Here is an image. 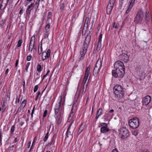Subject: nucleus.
I'll list each match as a JSON object with an SVG mask.
<instances>
[{
  "label": "nucleus",
  "mask_w": 152,
  "mask_h": 152,
  "mask_svg": "<svg viewBox=\"0 0 152 152\" xmlns=\"http://www.w3.org/2000/svg\"><path fill=\"white\" fill-rule=\"evenodd\" d=\"M115 97L119 102L123 101L124 94V89L120 85H116L114 87Z\"/></svg>",
  "instance_id": "nucleus-1"
},
{
  "label": "nucleus",
  "mask_w": 152,
  "mask_h": 152,
  "mask_svg": "<svg viewBox=\"0 0 152 152\" xmlns=\"http://www.w3.org/2000/svg\"><path fill=\"white\" fill-rule=\"evenodd\" d=\"M91 36L87 35L86 38L84 43L80 49V57L79 58V61L82 60L84 58V56L87 50L88 45L90 44L91 40Z\"/></svg>",
  "instance_id": "nucleus-2"
},
{
  "label": "nucleus",
  "mask_w": 152,
  "mask_h": 152,
  "mask_svg": "<svg viewBox=\"0 0 152 152\" xmlns=\"http://www.w3.org/2000/svg\"><path fill=\"white\" fill-rule=\"evenodd\" d=\"M135 74L137 79L140 80H143L145 77L144 71L141 69V67L138 66L136 69Z\"/></svg>",
  "instance_id": "nucleus-3"
},
{
  "label": "nucleus",
  "mask_w": 152,
  "mask_h": 152,
  "mask_svg": "<svg viewBox=\"0 0 152 152\" xmlns=\"http://www.w3.org/2000/svg\"><path fill=\"white\" fill-rule=\"evenodd\" d=\"M125 70L119 69L113 70L112 71V75L115 77L121 78L124 77Z\"/></svg>",
  "instance_id": "nucleus-4"
},
{
  "label": "nucleus",
  "mask_w": 152,
  "mask_h": 152,
  "mask_svg": "<svg viewBox=\"0 0 152 152\" xmlns=\"http://www.w3.org/2000/svg\"><path fill=\"white\" fill-rule=\"evenodd\" d=\"M102 66L101 59H99L97 61L93 72L94 76H97L99 74Z\"/></svg>",
  "instance_id": "nucleus-5"
},
{
  "label": "nucleus",
  "mask_w": 152,
  "mask_h": 152,
  "mask_svg": "<svg viewBox=\"0 0 152 152\" xmlns=\"http://www.w3.org/2000/svg\"><path fill=\"white\" fill-rule=\"evenodd\" d=\"M129 123L130 127L133 129L137 128L140 124L139 119L136 117L130 119Z\"/></svg>",
  "instance_id": "nucleus-6"
},
{
  "label": "nucleus",
  "mask_w": 152,
  "mask_h": 152,
  "mask_svg": "<svg viewBox=\"0 0 152 152\" xmlns=\"http://www.w3.org/2000/svg\"><path fill=\"white\" fill-rule=\"evenodd\" d=\"M59 101L58 104H56L54 108L55 115L56 116L61 115V111L60 110L61 105L62 103V97L60 96L59 97Z\"/></svg>",
  "instance_id": "nucleus-7"
},
{
  "label": "nucleus",
  "mask_w": 152,
  "mask_h": 152,
  "mask_svg": "<svg viewBox=\"0 0 152 152\" xmlns=\"http://www.w3.org/2000/svg\"><path fill=\"white\" fill-rule=\"evenodd\" d=\"M119 136L122 139H126L129 136L128 131L125 128H121L119 130Z\"/></svg>",
  "instance_id": "nucleus-8"
},
{
  "label": "nucleus",
  "mask_w": 152,
  "mask_h": 152,
  "mask_svg": "<svg viewBox=\"0 0 152 152\" xmlns=\"http://www.w3.org/2000/svg\"><path fill=\"white\" fill-rule=\"evenodd\" d=\"M43 47L44 49H46V51L42 52V58L43 61L48 58L50 56V50L48 49L47 50L48 47L46 46L45 45H43Z\"/></svg>",
  "instance_id": "nucleus-9"
},
{
  "label": "nucleus",
  "mask_w": 152,
  "mask_h": 152,
  "mask_svg": "<svg viewBox=\"0 0 152 152\" xmlns=\"http://www.w3.org/2000/svg\"><path fill=\"white\" fill-rule=\"evenodd\" d=\"M73 122L71 123L68 128L66 133V136L67 137H72L73 133L75 129V127L72 126Z\"/></svg>",
  "instance_id": "nucleus-10"
},
{
  "label": "nucleus",
  "mask_w": 152,
  "mask_h": 152,
  "mask_svg": "<svg viewBox=\"0 0 152 152\" xmlns=\"http://www.w3.org/2000/svg\"><path fill=\"white\" fill-rule=\"evenodd\" d=\"M143 13V12L141 10L139 11L134 18V21L137 23H141L144 17Z\"/></svg>",
  "instance_id": "nucleus-11"
},
{
  "label": "nucleus",
  "mask_w": 152,
  "mask_h": 152,
  "mask_svg": "<svg viewBox=\"0 0 152 152\" xmlns=\"http://www.w3.org/2000/svg\"><path fill=\"white\" fill-rule=\"evenodd\" d=\"M90 66H88L86 68L83 81L89 82L91 74L90 72Z\"/></svg>",
  "instance_id": "nucleus-12"
},
{
  "label": "nucleus",
  "mask_w": 152,
  "mask_h": 152,
  "mask_svg": "<svg viewBox=\"0 0 152 152\" xmlns=\"http://www.w3.org/2000/svg\"><path fill=\"white\" fill-rule=\"evenodd\" d=\"M116 0H110L107 7L106 13L110 14L113 9L114 4Z\"/></svg>",
  "instance_id": "nucleus-13"
},
{
  "label": "nucleus",
  "mask_w": 152,
  "mask_h": 152,
  "mask_svg": "<svg viewBox=\"0 0 152 152\" xmlns=\"http://www.w3.org/2000/svg\"><path fill=\"white\" fill-rule=\"evenodd\" d=\"M115 69H119L125 70V66L122 62L119 61H116L114 64Z\"/></svg>",
  "instance_id": "nucleus-14"
},
{
  "label": "nucleus",
  "mask_w": 152,
  "mask_h": 152,
  "mask_svg": "<svg viewBox=\"0 0 152 152\" xmlns=\"http://www.w3.org/2000/svg\"><path fill=\"white\" fill-rule=\"evenodd\" d=\"M35 36H33L31 38L29 45V50L31 52H32V51L34 48L35 43Z\"/></svg>",
  "instance_id": "nucleus-15"
},
{
  "label": "nucleus",
  "mask_w": 152,
  "mask_h": 152,
  "mask_svg": "<svg viewBox=\"0 0 152 152\" xmlns=\"http://www.w3.org/2000/svg\"><path fill=\"white\" fill-rule=\"evenodd\" d=\"M151 97L150 96L147 95L145 96L143 99L142 104L146 105H147L151 102Z\"/></svg>",
  "instance_id": "nucleus-16"
},
{
  "label": "nucleus",
  "mask_w": 152,
  "mask_h": 152,
  "mask_svg": "<svg viewBox=\"0 0 152 152\" xmlns=\"http://www.w3.org/2000/svg\"><path fill=\"white\" fill-rule=\"evenodd\" d=\"M121 60L125 62H127L129 60V57L128 55L126 53H122L119 56Z\"/></svg>",
  "instance_id": "nucleus-17"
},
{
  "label": "nucleus",
  "mask_w": 152,
  "mask_h": 152,
  "mask_svg": "<svg viewBox=\"0 0 152 152\" xmlns=\"http://www.w3.org/2000/svg\"><path fill=\"white\" fill-rule=\"evenodd\" d=\"M88 83L89 82H88L83 81L82 84V95L83 94L86 92L88 87Z\"/></svg>",
  "instance_id": "nucleus-18"
},
{
  "label": "nucleus",
  "mask_w": 152,
  "mask_h": 152,
  "mask_svg": "<svg viewBox=\"0 0 152 152\" xmlns=\"http://www.w3.org/2000/svg\"><path fill=\"white\" fill-rule=\"evenodd\" d=\"M55 118L56 120V123L57 124L58 126L61 123L62 116V115L55 116Z\"/></svg>",
  "instance_id": "nucleus-19"
},
{
  "label": "nucleus",
  "mask_w": 152,
  "mask_h": 152,
  "mask_svg": "<svg viewBox=\"0 0 152 152\" xmlns=\"http://www.w3.org/2000/svg\"><path fill=\"white\" fill-rule=\"evenodd\" d=\"M110 131L107 127H102L100 129V131L102 133H106Z\"/></svg>",
  "instance_id": "nucleus-20"
},
{
  "label": "nucleus",
  "mask_w": 152,
  "mask_h": 152,
  "mask_svg": "<svg viewBox=\"0 0 152 152\" xmlns=\"http://www.w3.org/2000/svg\"><path fill=\"white\" fill-rule=\"evenodd\" d=\"M135 0H132L131 1H129V3L127 6V9L131 11L133 7Z\"/></svg>",
  "instance_id": "nucleus-21"
},
{
  "label": "nucleus",
  "mask_w": 152,
  "mask_h": 152,
  "mask_svg": "<svg viewBox=\"0 0 152 152\" xmlns=\"http://www.w3.org/2000/svg\"><path fill=\"white\" fill-rule=\"evenodd\" d=\"M102 108H99L96 112V118L97 119H98L99 117L102 115Z\"/></svg>",
  "instance_id": "nucleus-22"
},
{
  "label": "nucleus",
  "mask_w": 152,
  "mask_h": 152,
  "mask_svg": "<svg viewBox=\"0 0 152 152\" xmlns=\"http://www.w3.org/2000/svg\"><path fill=\"white\" fill-rule=\"evenodd\" d=\"M145 20L147 22H148L149 20V13L148 10L146 11L145 12Z\"/></svg>",
  "instance_id": "nucleus-23"
},
{
  "label": "nucleus",
  "mask_w": 152,
  "mask_h": 152,
  "mask_svg": "<svg viewBox=\"0 0 152 152\" xmlns=\"http://www.w3.org/2000/svg\"><path fill=\"white\" fill-rule=\"evenodd\" d=\"M27 103V101L26 100H24L22 102L20 107V108L21 109H22L24 108L26 105Z\"/></svg>",
  "instance_id": "nucleus-24"
},
{
  "label": "nucleus",
  "mask_w": 152,
  "mask_h": 152,
  "mask_svg": "<svg viewBox=\"0 0 152 152\" xmlns=\"http://www.w3.org/2000/svg\"><path fill=\"white\" fill-rule=\"evenodd\" d=\"M85 127V125L82 124L79 127L78 132V134H80L84 129Z\"/></svg>",
  "instance_id": "nucleus-25"
},
{
  "label": "nucleus",
  "mask_w": 152,
  "mask_h": 152,
  "mask_svg": "<svg viewBox=\"0 0 152 152\" xmlns=\"http://www.w3.org/2000/svg\"><path fill=\"white\" fill-rule=\"evenodd\" d=\"M47 24L46 25L45 29V33H48V32L50 30V24L51 23L50 22H48V23H47Z\"/></svg>",
  "instance_id": "nucleus-26"
},
{
  "label": "nucleus",
  "mask_w": 152,
  "mask_h": 152,
  "mask_svg": "<svg viewBox=\"0 0 152 152\" xmlns=\"http://www.w3.org/2000/svg\"><path fill=\"white\" fill-rule=\"evenodd\" d=\"M34 4L33 3H31L30 5H29L27 9V10L28 11H31L33 10L34 7Z\"/></svg>",
  "instance_id": "nucleus-27"
},
{
  "label": "nucleus",
  "mask_w": 152,
  "mask_h": 152,
  "mask_svg": "<svg viewBox=\"0 0 152 152\" xmlns=\"http://www.w3.org/2000/svg\"><path fill=\"white\" fill-rule=\"evenodd\" d=\"M51 14L50 12H49L48 13V19H47V23H48V22H50L51 23L52 22V20L51 19Z\"/></svg>",
  "instance_id": "nucleus-28"
},
{
  "label": "nucleus",
  "mask_w": 152,
  "mask_h": 152,
  "mask_svg": "<svg viewBox=\"0 0 152 152\" xmlns=\"http://www.w3.org/2000/svg\"><path fill=\"white\" fill-rule=\"evenodd\" d=\"M40 1L41 2V3H42V2H45V1H44V0H37L36 1V2L35 3V5L36 7H37L36 9H37L39 6V2Z\"/></svg>",
  "instance_id": "nucleus-29"
},
{
  "label": "nucleus",
  "mask_w": 152,
  "mask_h": 152,
  "mask_svg": "<svg viewBox=\"0 0 152 152\" xmlns=\"http://www.w3.org/2000/svg\"><path fill=\"white\" fill-rule=\"evenodd\" d=\"M102 34H100V36L99 37V39L98 40V45H99V44H100V47H101V41H102Z\"/></svg>",
  "instance_id": "nucleus-30"
},
{
  "label": "nucleus",
  "mask_w": 152,
  "mask_h": 152,
  "mask_svg": "<svg viewBox=\"0 0 152 152\" xmlns=\"http://www.w3.org/2000/svg\"><path fill=\"white\" fill-rule=\"evenodd\" d=\"M40 47V45H39L38 47V50H39V54H40L42 51V44L41 43V45L40 46V48H39Z\"/></svg>",
  "instance_id": "nucleus-31"
},
{
  "label": "nucleus",
  "mask_w": 152,
  "mask_h": 152,
  "mask_svg": "<svg viewBox=\"0 0 152 152\" xmlns=\"http://www.w3.org/2000/svg\"><path fill=\"white\" fill-rule=\"evenodd\" d=\"M72 110L73 109H72L71 110V112L70 113V115L69 118V119H68V121L70 120H71L72 119V118L74 117V114H72L73 112H72Z\"/></svg>",
  "instance_id": "nucleus-32"
},
{
  "label": "nucleus",
  "mask_w": 152,
  "mask_h": 152,
  "mask_svg": "<svg viewBox=\"0 0 152 152\" xmlns=\"http://www.w3.org/2000/svg\"><path fill=\"white\" fill-rule=\"evenodd\" d=\"M30 62H27L25 64V66H26V68H25V69L27 72H28V67L30 65Z\"/></svg>",
  "instance_id": "nucleus-33"
},
{
  "label": "nucleus",
  "mask_w": 152,
  "mask_h": 152,
  "mask_svg": "<svg viewBox=\"0 0 152 152\" xmlns=\"http://www.w3.org/2000/svg\"><path fill=\"white\" fill-rule=\"evenodd\" d=\"M37 71L38 72H40L42 70L41 69V65H40V64L38 65L37 67Z\"/></svg>",
  "instance_id": "nucleus-34"
},
{
  "label": "nucleus",
  "mask_w": 152,
  "mask_h": 152,
  "mask_svg": "<svg viewBox=\"0 0 152 152\" xmlns=\"http://www.w3.org/2000/svg\"><path fill=\"white\" fill-rule=\"evenodd\" d=\"M100 126H99V127H100L101 126L102 127H107V124L105 123H101L100 124Z\"/></svg>",
  "instance_id": "nucleus-35"
},
{
  "label": "nucleus",
  "mask_w": 152,
  "mask_h": 152,
  "mask_svg": "<svg viewBox=\"0 0 152 152\" xmlns=\"http://www.w3.org/2000/svg\"><path fill=\"white\" fill-rule=\"evenodd\" d=\"M119 25L118 23H115V22H114L113 24V27H115V28L117 29L119 27Z\"/></svg>",
  "instance_id": "nucleus-36"
},
{
  "label": "nucleus",
  "mask_w": 152,
  "mask_h": 152,
  "mask_svg": "<svg viewBox=\"0 0 152 152\" xmlns=\"http://www.w3.org/2000/svg\"><path fill=\"white\" fill-rule=\"evenodd\" d=\"M49 133L48 132L45 135V137L44 138L43 140L45 142H46L47 140L48 137Z\"/></svg>",
  "instance_id": "nucleus-37"
},
{
  "label": "nucleus",
  "mask_w": 152,
  "mask_h": 152,
  "mask_svg": "<svg viewBox=\"0 0 152 152\" xmlns=\"http://www.w3.org/2000/svg\"><path fill=\"white\" fill-rule=\"evenodd\" d=\"M132 133L133 135L136 136L138 134V131L137 130H135L132 132Z\"/></svg>",
  "instance_id": "nucleus-38"
},
{
  "label": "nucleus",
  "mask_w": 152,
  "mask_h": 152,
  "mask_svg": "<svg viewBox=\"0 0 152 152\" xmlns=\"http://www.w3.org/2000/svg\"><path fill=\"white\" fill-rule=\"evenodd\" d=\"M22 43V40H19L18 41V43L17 44V46L18 47H20Z\"/></svg>",
  "instance_id": "nucleus-39"
},
{
  "label": "nucleus",
  "mask_w": 152,
  "mask_h": 152,
  "mask_svg": "<svg viewBox=\"0 0 152 152\" xmlns=\"http://www.w3.org/2000/svg\"><path fill=\"white\" fill-rule=\"evenodd\" d=\"M131 11L129 10H128L127 9V10H126V12L125 13V15H126V16H128L129 15V14L130 12Z\"/></svg>",
  "instance_id": "nucleus-40"
},
{
  "label": "nucleus",
  "mask_w": 152,
  "mask_h": 152,
  "mask_svg": "<svg viewBox=\"0 0 152 152\" xmlns=\"http://www.w3.org/2000/svg\"><path fill=\"white\" fill-rule=\"evenodd\" d=\"M15 129V125L12 126L11 129V132L12 134H13Z\"/></svg>",
  "instance_id": "nucleus-41"
},
{
  "label": "nucleus",
  "mask_w": 152,
  "mask_h": 152,
  "mask_svg": "<svg viewBox=\"0 0 152 152\" xmlns=\"http://www.w3.org/2000/svg\"><path fill=\"white\" fill-rule=\"evenodd\" d=\"M32 58V56L31 55L28 56L26 58V60L28 61H29L31 60Z\"/></svg>",
  "instance_id": "nucleus-42"
},
{
  "label": "nucleus",
  "mask_w": 152,
  "mask_h": 152,
  "mask_svg": "<svg viewBox=\"0 0 152 152\" xmlns=\"http://www.w3.org/2000/svg\"><path fill=\"white\" fill-rule=\"evenodd\" d=\"M35 106H36L35 105L34 106L33 109V110L32 111V112H31V118H32L33 117V114H34V111Z\"/></svg>",
  "instance_id": "nucleus-43"
},
{
  "label": "nucleus",
  "mask_w": 152,
  "mask_h": 152,
  "mask_svg": "<svg viewBox=\"0 0 152 152\" xmlns=\"http://www.w3.org/2000/svg\"><path fill=\"white\" fill-rule=\"evenodd\" d=\"M47 113H48L47 110H45L44 111V113H43V117L44 118H45L47 116Z\"/></svg>",
  "instance_id": "nucleus-44"
},
{
  "label": "nucleus",
  "mask_w": 152,
  "mask_h": 152,
  "mask_svg": "<svg viewBox=\"0 0 152 152\" xmlns=\"http://www.w3.org/2000/svg\"><path fill=\"white\" fill-rule=\"evenodd\" d=\"M38 85H37L35 86L34 89V92H36L38 90Z\"/></svg>",
  "instance_id": "nucleus-45"
},
{
  "label": "nucleus",
  "mask_w": 152,
  "mask_h": 152,
  "mask_svg": "<svg viewBox=\"0 0 152 152\" xmlns=\"http://www.w3.org/2000/svg\"><path fill=\"white\" fill-rule=\"evenodd\" d=\"M50 72V71L48 70L47 72V73L45 75H44L42 80H43V79L48 75Z\"/></svg>",
  "instance_id": "nucleus-46"
},
{
  "label": "nucleus",
  "mask_w": 152,
  "mask_h": 152,
  "mask_svg": "<svg viewBox=\"0 0 152 152\" xmlns=\"http://www.w3.org/2000/svg\"><path fill=\"white\" fill-rule=\"evenodd\" d=\"M31 144V141H29L28 142L27 144V147H26L27 149H28L30 147Z\"/></svg>",
  "instance_id": "nucleus-47"
},
{
  "label": "nucleus",
  "mask_w": 152,
  "mask_h": 152,
  "mask_svg": "<svg viewBox=\"0 0 152 152\" xmlns=\"http://www.w3.org/2000/svg\"><path fill=\"white\" fill-rule=\"evenodd\" d=\"M35 140H34V141H33V142H32V144L31 145V147L30 148V151L31 150L33 149V147H34V143H35Z\"/></svg>",
  "instance_id": "nucleus-48"
},
{
  "label": "nucleus",
  "mask_w": 152,
  "mask_h": 152,
  "mask_svg": "<svg viewBox=\"0 0 152 152\" xmlns=\"http://www.w3.org/2000/svg\"><path fill=\"white\" fill-rule=\"evenodd\" d=\"M16 101L15 102V103L17 104L19 102V99H18L17 96V97L16 98Z\"/></svg>",
  "instance_id": "nucleus-49"
},
{
  "label": "nucleus",
  "mask_w": 152,
  "mask_h": 152,
  "mask_svg": "<svg viewBox=\"0 0 152 152\" xmlns=\"http://www.w3.org/2000/svg\"><path fill=\"white\" fill-rule=\"evenodd\" d=\"M30 14V11H28L26 10V15H27L29 16Z\"/></svg>",
  "instance_id": "nucleus-50"
},
{
  "label": "nucleus",
  "mask_w": 152,
  "mask_h": 152,
  "mask_svg": "<svg viewBox=\"0 0 152 152\" xmlns=\"http://www.w3.org/2000/svg\"><path fill=\"white\" fill-rule=\"evenodd\" d=\"M18 62H19V60L17 59L16 61L15 62V66L16 67H17V66L18 63Z\"/></svg>",
  "instance_id": "nucleus-51"
},
{
  "label": "nucleus",
  "mask_w": 152,
  "mask_h": 152,
  "mask_svg": "<svg viewBox=\"0 0 152 152\" xmlns=\"http://www.w3.org/2000/svg\"><path fill=\"white\" fill-rule=\"evenodd\" d=\"M96 45H97V48L96 49V50H99L100 48L101 47H100V44H99V45H98V43Z\"/></svg>",
  "instance_id": "nucleus-52"
},
{
  "label": "nucleus",
  "mask_w": 152,
  "mask_h": 152,
  "mask_svg": "<svg viewBox=\"0 0 152 152\" xmlns=\"http://www.w3.org/2000/svg\"><path fill=\"white\" fill-rule=\"evenodd\" d=\"M41 95V93L40 91H39L37 92V98H39V96Z\"/></svg>",
  "instance_id": "nucleus-53"
},
{
  "label": "nucleus",
  "mask_w": 152,
  "mask_h": 152,
  "mask_svg": "<svg viewBox=\"0 0 152 152\" xmlns=\"http://www.w3.org/2000/svg\"><path fill=\"white\" fill-rule=\"evenodd\" d=\"M25 81L24 80L23 81V88H25Z\"/></svg>",
  "instance_id": "nucleus-54"
},
{
  "label": "nucleus",
  "mask_w": 152,
  "mask_h": 152,
  "mask_svg": "<svg viewBox=\"0 0 152 152\" xmlns=\"http://www.w3.org/2000/svg\"><path fill=\"white\" fill-rule=\"evenodd\" d=\"M24 122L23 121H21L20 122V124L21 126H22L24 124Z\"/></svg>",
  "instance_id": "nucleus-55"
},
{
  "label": "nucleus",
  "mask_w": 152,
  "mask_h": 152,
  "mask_svg": "<svg viewBox=\"0 0 152 152\" xmlns=\"http://www.w3.org/2000/svg\"><path fill=\"white\" fill-rule=\"evenodd\" d=\"M8 71H9V69H6V71L5 72V74L7 75L8 74Z\"/></svg>",
  "instance_id": "nucleus-56"
},
{
  "label": "nucleus",
  "mask_w": 152,
  "mask_h": 152,
  "mask_svg": "<svg viewBox=\"0 0 152 152\" xmlns=\"http://www.w3.org/2000/svg\"><path fill=\"white\" fill-rule=\"evenodd\" d=\"M112 152H118L117 150L116 149H114Z\"/></svg>",
  "instance_id": "nucleus-57"
},
{
  "label": "nucleus",
  "mask_w": 152,
  "mask_h": 152,
  "mask_svg": "<svg viewBox=\"0 0 152 152\" xmlns=\"http://www.w3.org/2000/svg\"><path fill=\"white\" fill-rule=\"evenodd\" d=\"M18 139L17 138V137H16L15 139V142H17L18 141Z\"/></svg>",
  "instance_id": "nucleus-58"
},
{
  "label": "nucleus",
  "mask_w": 152,
  "mask_h": 152,
  "mask_svg": "<svg viewBox=\"0 0 152 152\" xmlns=\"http://www.w3.org/2000/svg\"><path fill=\"white\" fill-rule=\"evenodd\" d=\"M23 11V8H22L20 9V12H19V14H21V13Z\"/></svg>",
  "instance_id": "nucleus-59"
},
{
  "label": "nucleus",
  "mask_w": 152,
  "mask_h": 152,
  "mask_svg": "<svg viewBox=\"0 0 152 152\" xmlns=\"http://www.w3.org/2000/svg\"><path fill=\"white\" fill-rule=\"evenodd\" d=\"M47 34H45V37H48V33H47Z\"/></svg>",
  "instance_id": "nucleus-60"
},
{
  "label": "nucleus",
  "mask_w": 152,
  "mask_h": 152,
  "mask_svg": "<svg viewBox=\"0 0 152 152\" xmlns=\"http://www.w3.org/2000/svg\"><path fill=\"white\" fill-rule=\"evenodd\" d=\"M142 152H149V151L146 150H145L143 151H142Z\"/></svg>",
  "instance_id": "nucleus-61"
},
{
  "label": "nucleus",
  "mask_w": 152,
  "mask_h": 152,
  "mask_svg": "<svg viewBox=\"0 0 152 152\" xmlns=\"http://www.w3.org/2000/svg\"><path fill=\"white\" fill-rule=\"evenodd\" d=\"M114 110L113 109H111L109 111V113H113L114 112Z\"/></svg>",
  "instance_id": "nucleus-62"
},
{
  "label": "nucleus",
  "mask_w": 152,
  "mask_h": 152,
  "mask_svg": "<svg viewBox=\"0 0 152 152\" xmlns=\"http://www.w3.org/2000/svg\"><path fill=\"white\" fill-rule=\"evenodd\" d=\"M89 96H88V97H87V101H86V104L87 103V102L89 99Z\"/></svg>",
  "instance_id": "nucleus-63"
},
{
  "label": "nucleus",
  "mask_w": 152,
  "mask_h": 152,
  "mask_svg": "<svg viewBox=\"0 0 152 152\" xmlns=\"http://www.w3.org/2000/svg\"><path fill=\"white\" fill-rule=\"evenodd\" d=\"M28 113H30V110H28Z\"/></svg>",
  "instance_id": "nucleus-64"
}]
</instances>
